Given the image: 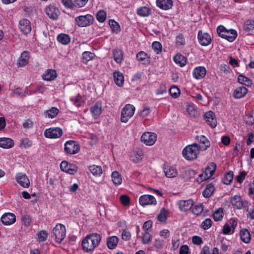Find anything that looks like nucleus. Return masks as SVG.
<instances>
[{
    "label": "nucleus",
    "instance_id": "40",
    "mask_svg": "<svg viewBox=\"0 0 254 254\" xmlns=\"http://www.w3.org/2000/svg\"><path fill=\"white\" fill-rule=\"evenodd\" d=\"M214 191V187L212 184H209L207 186L205 189L203 191V195L204 197L207 198L210 197Z\"/></svg>",
    "mask_w": 254,
    "mask_h": 254
},
{
    "label": "nucleus",
    "instance_id": "30",
    "mask_svg": "<svg viewBox=\"0 0 254 254\" xmlns=\"http://www.w3.org/2000/svg\"><path fill=\"white\" fill-rule=\"evenodd\" d=\"M114 78L115 83L119 86H122L124 82V76L121 72L116 71L114 72Z\"/></svg>",
    "mask_w": 254,
    "mask_h": 254
},
{
    "label": "nucleus",
    "instance_id": "34",
    "mask_svg": "<svg viewBox=\"0 0 254 254\" xmlns=\"http://www.w3.org/2000/svg\"><path fill=\"white\" fill-rule=\"evenodd\" d=\"M119 239L116 236H112L108 238L107 240V246L109 249L113 250L115 249L118 243Z\"/></svg>",
    "mask_w": 254,
    "mask_h": 254
},
{
    "label": "nucleus",
    "instance_id": "42",
    "mask_svg": "<svg viewBox=\"0 0 254 254\" xmlns=\"http://www.w3.org/2000/svg\"><path fill=\"white\" fill-rule=\"evenodd\" d=\"M58 41L63 45H66L70 42L69 37L65 34H60L57 37Z\"/></svg>",
    "mask_w": 254,
    "mask_h": 254
},
{
    "label": "nucleus",
    "instance_id": "12",
    "mask_svg": "<svg viewBox=\"0 0 254 254\" xmlns=\"http://www.w3.org/2000/svg\"><path fill=\"white\" fill-rule=\"evenodd\" d=\"M141 139L146 145H152L157 140V135L154 133L145 132L141 136Z\"/></svg>",
    "mask_w": 254,
    "mask_h": 254
},
{
    "label": "nucleus",
    "instance_id": "29",
    "mask_svg": "<svg viewBox=\"0 0 254 254\" xmlns=\"http://www.w3.org/2000/svg\"><path fill=\"white\" fill-rule=\"evenodd\" d=\"M57 76L56 71L53 69H48L43 74L42 77L44 80L51 81L54 80Z\"/></svg>",
    "mask_w": 254,
    "mask_h": 254
},
{
    "label": "nucleus",
    "instance_id": "25",
    "mask_svg": "<svg viewBox=\"0 0 254 254\" xmlns=\"http://www.w3.org/2000/svg\"><path fill=\"white\" fill-rule=\"evenodd\" d=\"M29 59V53L26 52H23L18 60L17 65L18 67H23L26 65Z\"/></svg>",
    "mask_w": 254,
    "mask_h": 254
},
{
    "label": "nucleus",
    "instance_id": "56",
    "mask_svg": "<svg viewBox=\"0 0 254 254\" xmlns=\"http://www.w3.org/2000/svg\"><path fill=\"white\" fill-rule=\"evenodd\" d=\"M170 93L171 96L174 98H177L180 94V90L176 86H172L170 89Z\"/></svg>",
    "mask_w": 254,
    "mask_h": 254
},
{
    "label": "nucleus",
    "instance_id": "36",
    "mask_svg": "<svg viewBox=\"0 0 254 254\" xmlns=\"http://www.w3.org/2000/svg\"><path fill=\"white\" fill-rule=\"evenodd\" d=\"M174 61L177 64H179L181 66H184L187 64L186 58L181 54H177L174 57Z\"/></svg>",
    "mask_w": 254,
    "mask_h": 254
},
{
    "label": "nucleus",
    "instance_id": "5",
    "mask_svg": "<svg viewBox=\"0 0 254 254\" xmlns=\"http://www.w3.org/2000/svg\"><path fill=\"white\" fill-rule=\"evenodd\" d=\"M135 107L131 104H127L122 109L121 120L122 122L127 123L134 115Z\"/></svg>",
    "mask_w": 254,
    "mask_h": 254
},
{
    "label": "nucleus",
    "instance_id": "26",
    "mask_svg": "<svg viewBox=\"0 0 254 254\" xmlns=\"http://www.w3.org/2000/svg\"><path fill=\"white\" fill-rule=\"evenodd\" d=\"M248 93V89L244 86H240L236 88L233 96L235 98L240 99L244 97Z\"/></svg>",
    "mask_w": 254,
    "mask_h": 254
},
{
    "label": "nucleus",
    "instance_id": "18",
    "mask_svg": "<svg viewBox=\"0 0 254 254\" xmlns=\"http://www.w3.org/2000/svg\"><path fill=\"white\" fill-rule=\"evenodd\" d=\"M198 39L200 44L202 46H207L211 41L210 36L207 33H202L199 31L198 34Z\"/></svg>",
    "mask_w": 254,
    "mask_h": 254
},
{
    "label": "nucleus",
    "instance_id": "9",
    "mask_svg": "<svg viewBox=\"0 0 254 254\" xmlns=\"http://www.w3.org/2000/svg\"><path fill=\"white\" fill-rule=\"evenodd\" d=\"M216 169V165L214 162L210 163L203 174L199 176L201 181L205 180L210 178L214 173Z\"/></svg>",
    "mask_w": 254,
    "mask_h": 254
},
{
    "label": "nucleus",
    "instance_id": "37",
    "mask_svg": "<svg viewBox=\"0 0 254 254\" xmlns=\"http://www.w3.org/2000/svg\"><path fill=\"white\" fill-rule=\"evenodd\" d=\"M89 169L91 173L95 176H100L103 173L102 167L95 165L89 167Z\"/></svg>",
    "mask_w": 254,
    "mask_h": 254
},
{
    "label": "nucleus",
    "instance_id": "62",
    "mask_svg": "<svg viewBox=\"0 0 254 254\" xmlns=\"http://www.w3.org/2000/svg\"><path fill=\"white\" fill-rule=\"evenodd\" d=\"M164 245V240L160 238L156 239L154 243V246L157 249H161Z\"/></svg>",
    "mask_w": 254,
    "mask_h": 254
},
{
    "label": "nucleus",
    "instance_id": "6",
    "mask_svg": "<svg viewBox=\"0 0 254 254\" xmlns=\"http://www.w3.org/2000/svg\"><path fill=\"white\" fill-rule=\"evenodd\" d=\"M80 150L79 144L73 140L66 141L64 144V151L67 154H75Z\"/></svg>",
    "mask_w": 254,
    "mask_h": 254
},
{
    "label": "nucleus",
    "instance_id": "39",
    "mask_svg": "<svg viewBox=\"0 0 254 254\" xmlns=\"http://www.w3.org/2000/svg\"><path fill=\"white\" fill-rule=\"evenodd\" d=\"M238 81L240 83L247 86H251L253 84L252 81L249 78L243 75L238 76Z\"/></svg>",
    "mask_w": 254,
    "mask_h": 254
},
{
    "label": "nucleus",
    "instance_id": "55",
    "mask_svg": "<svg viewBox=\"0 0 254 254\" xmlns=\"http://www.w3.org/2000/svg\"><path fill=\"white\" fill-rule=\"evenodd\" d=\"M234 232L233 228L230 226L228 223L225 224L223 228V233L225 235H229L233 234Z\"/></svg>",
    "mask_w": 254,
    "mask_h": 254
},
{
    "label": "nucleus",
    "instance_id": "24",
    "mask_svg": "<svg viewBox=\"0 0 254 254\" xmlns=\"http://www.w3.org/2000/svg\"><path fill=\"white\" fill-rule=\"evenodd\" d=\"M156 3L159 8L164 10H168L173 6L172 0H157Z\"/></svg>",
    "mask_w": 254,
    "mask_h": 254
},
{
    "label": "nucleus",
    "instance_id": "47",
    "mask_svg": "<svg viewBox=\"0 0 254 254\" xmlns=\"http://www.w3.org/2000/svg\"><path fill=\"white\" fill-rule=\"evenodd\" d=\"M107 15L105 11L100 10L96 13V18L100 22H103L106 19Z\"/></svg>",
    "mask_w": 254,
    "mask_h": 254
},
{
    "label": "nucleus",
    "instance_id": "19",
    "mask_svg": "<svg viewBox=\"0 0 254 254\" xmlns=\"http://www.w3.org/2000/svg\"><path fill=\"white\" fill-rule=\"evenodd\" d=\"M178 203L181 211H187L192 208L193 202L192 199H188L180 200Z\"/></svg>",
    "mask_w": 254,
    "mask_h": 254
},
{
    "label": "nucleus",
    "instance_id": "35",
    "mask_svg": "<svg viewBox=\"0 0 254 254\" xmlns=\"http://www.w3.org/2000/svg\"><path fill=\"white\" fill-rule=\"evenodd\" d=\"M143 154L141 150H136L133 151V154L131 156V160L135 162H140L143 158Z\"/></svg>",
    "mask_w": 254,
    "mask_h": 254
},
{
    "label": "nucleus",
    "instance_id": "23",
    "mask_svg": "<svg viewBox=\"0 0 254 254\" xmlns=\"http://www.w3.org/2000/svg\"><path fill=\"white\" fill-rule=\"evenodd\" d=\"M206 70L202 66L195 67L193 71V77L197 79L203 78L206 75Z\"/></svg>",
    "mask_w": 254,
    "mask_h": 254
},
{
    "label": "nucleus",
    "instance_id": "63",
    "mask_svg": "<svg viewBox=\"0 0 254 254\" xmlns=\"http://www.w3.org/2000/svg\"><path fill=\"white\" fill-rule=\"evenodd\" d=\"M250 204L248 203V207L245 208L246 211L248 212V217L251 219H254V209L250 208Z\"/></svg>",
    "mask_w": 254,
    "mask_h": 254
},
{
    "label": "nucleus",
    "instance_id": "21",
    "mask_svg": "<svg viewBox=\"0 0 254 254\" xmlns=\"http://www.w3.org/2000/svg\"><path fill=\"white\" fill-rule=\"evenodd\" d=\"M164 172L167 177L169 178H175L178 174L176 168L174 166H166L164 168Z\"/></svg>",
    "mask_w": 254,
    "mask_h": 254
},
{
    "label": "nucleus",
    "instance_id": "31",
    "mask_svg": "<svg viewBox=\"0 0 254 254\" xmlns=\"http://www.w3.org/2000/svg\"><path fill=\"white\" fill-rule=\"evenodd\" d=\"M137 60L143 64H148L150 58L144 52L141 51L136 55Z\"/></svg>",
    "mask_w": 254,
    "mask_h": 254
},
{
    "label": "nucleus",
    "instance_id": "33",
    "mask_svg": "<svg viewBox=\"0 0 254 254\" xmlns=\"http://www.w3.org/2000/svg\"><path fill=\"white\" fill-rule=\"evenodd\" d=\"M113 57L114 60L119 64H121L124 59L123 52L120 49L113 50Z\"/></svg>",
    "mask_w": 254,
    "mask_h": 254
},
{
    "label": "nucleus",
    "instance_id": "22",
    "mask_svg": "<svg viewBox=\"0 0 254 254\" xmlns=\"http://www.w3.org/2000/svg\"><path fill=\"white\" fill-rule=\"evenodd\" d=\"M14 145V141L10 138H0V147L9 149L12 148Z\"/></svg>",
    "mask_w": 254,
    "mask_h": 254
},
{
    "label": "nucleus",
    "instance_id": "17",
    "mask_svg": "<svg viewBox=\"0 0 254 254\" xmlns=\"http://www.w3.org/2000/svg\"><path fill=\"white\" fill-rule=\"evenodd\" d=\"M19 27L21 31L24 34H27L31 30L30 21L27 19H22L19 21Z\"/></svg>",
    "mask_w": 254,
    "mask_h": 254
},
{
    "label": "nucleus",
    "instance_id": "48",
    "mask_svg": "<svg viewBox=\"0 0 254 254\" xmlns=\"http://www.w3.org/2000/svg\"><path fill=\"white\" fill-rule=\"evenodd\" d=\"M72 101L74 105L77 107L82 106L84 103V99L79 95H77Z\"/></svg>",
    "mask_w": 254,
    "mask_h": 254
},
{
    "label": "nucleus",
    "instance_id": "16",
    "mask_svg": "<svg viewBox=\"0 0 254 254\" xmlns=\"http://www.w3.org/2000/svg\"><path fill=\"white\" fill-rule=\"evenodd\" d=\"M45 12L50 18L54 20L58 19L60 13L59 9L52 5L47 6L45 9Z\"/></svg>",
    "mask_w": 254,
    "mask_h": 254
},
{
    "label": "nucleus",
    "instance_id": "8",
    "mask_svg": "<svg viewBox=\"0 0 254 254\" xmlns=\"http://www.w3.org/2000/svg\"><path fill=\"white\" fill-rule=\"evenodd\" d=\"M231 203L234 208L241 209L248 207L249 202L243 201L240 196L236 195L231 198Z\"/></svg>",
    "mask_w": 254,
    "mask_h": 254
},
{
    "label": "nucleus",
    "instance_id": "13",
    "mask_svg": "<svg viewBox=\"0 0 254 254\" xmlns=\"http://www.w3.org/2000/svg\"><path fill=\"white\" fill-rule=\"evenodd\" d=\"M139 201L142 206L155 205L157 203L156 198L153 196L148 194L141 195L139 197Z\"/></svg>",
    "mask_w": 254,
    "mask_h": 254
},
{
    "label": "nucleus",
    "instance_id": "57",
    "mask_svg": "<svg viewBox=\"0 0 254 254\" xmlns=\"http://www.w3.org/2000/svg\"><path fill=\"white\" fill-rule=\"evenodd\" d=\"M212 226V221L210 219L207 218L204 221H203L201 223V227L204 230H207L210 228Z\"/></svg>",
    "mask_w": 254,
    "mask_h": 254
},
{
    "label": "nucleus",
    "instance_id": "32",
    "mask_svg": "<svg viewBox=\"0 0 254 254\" xmlns=\"http://www.w3.org/2000/svg\"><path fill=\"white\" fill-rule=\"evenodd\" d=\"M240 235L241 240L248 244L251 240V234L250 232L247 229H243L240 232Z\"/></svg>",
    "mask_w": 254,
    "mask_h": 254
},
{
    "label": "nucleus",
    "instance_id": "53",
    "mask_svg": "<svg viewBox=\"0 0 254 254\" xmlns=\"http://www.w3.org/2000/svg\"><path fill=\"white\" fill-rule=\"evenodd\" d=\"M195 174L196 173L193 170L191 169H188L184 171L183 176L184 177L186 178V179H190L193 178Z\"/></svg>",
    "mask_w": 254,
    "mask_h": 254
},
{
    "label": "nucleus",
    "instance_id": "50",
    "mask_svg": "<svg viewBox=\"0 0 254 254\" xmlns=\"http://www.w3.org/2000/svg\"><path fill=\"white\" fill-rule=\"evenodd\" d=\"M151 240V236L148 231H145L142 234L141 237L142 243L143 244H148Z\"/></svg>",
    "mask_w": 254,
    "mask_h": 254
},
{
    "label": "nucleus",
    "instance_id": "4",
    "mask_svg": "<svg viewBox=\"0 0 254 254\" xmlns=\"http://www.w3.org/2000/svg\"><path fill=\"white\" fill-rule=\"evenodd\" d=\"M66 235L65 226L61 224H58L53 230V236L57 243H61Z\"/></svg>",
    "mask_w": 254,
    "mask_h": 254
},
{
    "label": "nucleus",
    "instance_id": "7",
    "mask_svg": "<svg viewBox=\"0 0 254 254\" xmlns=\"http://www.w3.org/2000/svg\"><path fill=\"white\" fill-rule=\"evenodd\" d=\"M93 21V17L90 14L81 15L76 17L75 21L80 27H86L91 24Z\"/></svg>",
    "mask_w": 254,
    "mask_h": 254
},
{
    "label": "nucleus",
    "instance_id": "38",
    "mask_svg": "<svg viewBox=\"0 0 254 254\" xmlns=\"http://www.w3.org/2000/svg\"><path fill=\"white\" fill-rule=\"evenodd\" d=\"M112 179L113 183L117 186L121 185L122 182V176L117 171H114L112 173Z\"/></svg>",
    "mask_w": 254,
    "mask_h": 254
},
{
    "label": "nucleus",
    "instance_id": "61",
    "mask_svg": "<svg viewBox=\"0 0 254 254\" xmlns=\"http://www.w3.org/2000/svg\"><path fill=\"white\" fill-rule=\"evenodd\" d=\"M109 24L113 31H118L120 28L119 25L114 20H110L109 21Z\"/></svg>",
    "mask_w": 254,
    "mask_h": 254
},
{
    "label": "nucleus",
    "instance_id": "46",
    "mask_svg": "<svg viewBox=\"0 0 254 254\" xmlns=\"http://www.w3.org/2000/svg\"><path fill=\"white\" fill-rule=\"evenodd\" d=\"M38 241L39 242H44L47 240V238L49 235L47 232L44 230L39 232L37 234Z\"/></svg>",
    "mask_w": 254,
    "mask_h": 254
},
{
    "label": "nucleus",
    "instance_id": "60",
    "mask_svg": "<svg viewBox=\"0 0 254 254\" xmlns=\"http://www.w3.org/2000/svg\"><path fill=\"white\" fill-rule=\"evenodd\" d=\"M120 199L122 204L124 206H127L129 204L130 199L127 195H122Z\"/></svg>",
    "mask_w": 254,
    "mask_h": 254
},
{
    "label": "nucleus",
    "instance_id": "54",
    "mask_svg": "<svg viewBox=\"0 0 254 254\" xmlns=\"http://www.w3.org/2000/svg\"><path fill=\"white\" fill-rule=\"evenodd\" d=\"M203 210V206L202 204H198L192 208V212L196 215H198L201 213Z\"/></svg>",
    "mask_w": 254,
    "mask_h": 254
},
{
    "label": "nucleus",
    "instance_id": "59",
    "mask_svg": "<svg viewBox=\"0 0 254 254\" xmlns=\"http://www.w3.org/2000/svg\"><path fill=\"white\" fill-rule=\"evenodd\" d=\"M244 27L246 30L250 31L254 28V20H248L245 23Z\"/></svg>",
    "mask_w": 254,
    "mask_h": 254
},
{
    "label": "nucleus",
    "instance_id": "11",
    "mask_svg": "<svg viewBox=\"0 0 254 254\" xmlns=\"http://www.w3.org/2000/svg\"><path fill=\"white\" fill-rule=\"evenodd\" d=\"M60 167L63 171L72 175L75 174L78 171V167L75 165L65 161L61 163Z\"/></svg>",
    "mask_w": 254,
    "mask_h": 254
},
{
    "label": "nucleus",
    "instance_id": "43",
    "mask_svg": "<svg viewBox=\"0 0 254 254\" xmlns=\"http://www.w3.org/2000/svg\"><path fill=\"white\" fill-rule=\"evenodd\" d=\"M168 215V210L164 208H162L160 213L158 214L157 216L158 221H159L161 222H164L167 219Z\"/></svg>",
    "mask_w": 254,
    "mask_h": 254
},
{
    "label": "nucleus",
    "instance_id": "3",
    "mask_svg": "<svg viewBox=\"0 0 254 254\" xmlns=\"http://www.w3.org/2000/svg\"><path fill=\"white\" fill-rule=\"evenodd\" d=\"M217 32L219 36L227 39L229 42L234 41L237 36V33L233 29L227 30L223 26L218 27Z\"/></svg>",
    "mask_w": 254,
    "mask_h": 254
},
{
    "label": "nucleus",
    "instance_id": "44",
    "mask_svg": "<svg viewBox=\"0 0 254 254\" xmlns=\"http://www.w3.org/2000/svg\"><path fill=\"white\" fill-rule=\"evenodd\" d=\"M137 13L141 16H147L150 13V10L147 7L143 6L137 9Z\"/></svg>",
    "mask_w": 254,
    "mask_h": 254
},
{
    "label": "nucleus",
    "instance_id": "49",
    "mask_svg": "<svg viewBox=\"0 0 254 254\" xmlns=\"http://www.w3.org/2000/svg\"><path fill=\"white\" fill-rule=\"evenodd\" d=\"M95 57V55L90 52H84L82 54V59L83 62H87L92 60Z\"/></svg>",
    "mask_w": 254,
    "mask_h": 254
},
{
    "label": "nucleus",
    "instance_id": "64",
    "mask_svg": "<svg viewBox=\"0 0 254 254\" xmlns=\"http://www.w3.org/2000/svg\"><path fill=\"white\" fill-rule=\"evenodd\" d=\"M246 123L249 125H252L254 124V115L253 114H249L247 118Z\"/></svg>",
    "mask_w": 254,
    "mask_h": 254
},
{
    "label": "nucleus",
    "instance_id": "28",
    "mask_svg": "<svg viewBox=\"0 0 254 254\" xmlns=\"http://www.w3.org/2000/svg\"><path fill=\"white\" fill-rule=\"evenodd\" d=\"M90 111L92 116L94 118L98 117L102 113V104L101 102H97L94 106H93L91 109Z\"/></svg>",
    "mask_w": 254,
    "mask_h": 254
},
{
    "label": "nucleus",
    "instance_id": "52",
    "mask_svg": "<svg viewBox=\"0 0 254 254\" xmlns=\"http://www.w3.org/2000/svg\"><path fill=\"white\" fill-rule=\"evenodd\" d=\"M233 179V172L229 171L228 172L223 179V182L226 185H229Z\"/></svg>",
    "mask_w": 254,
    "mask_h": 254
},
{
    "label": "nucleus",
    "instance_id": "20",
    "mask_svg": "<svg viewBox=\"0 0 254 254\" xmlns=\"http://www.w3.org/2000/svg\"><path fill=\"white\" fill-rule=\"evenodd\" d=\"M205 121L212 128L217 125V121L215 118L214 114L212 111L206 112L204 115Z\"/></svg>",
    "mask_w": 254,
    "mask_h": 254
},
{
    "label": "nucleus",
    "instance_id": "10",
    "mask_svg": "<svg viewBox=\"0 0 254 254\" xmlns=\"http://www.w3.org/2000/svg\"><path fill=\"white\" fill-rule=\"evenodd\" d=\"M63 133V130L59 127L50 128L45 130L44 135L47 138H57L61 137Z\"/></svg>",
    "mask_w": 254,
    "mask_h": 254
},
{
    "label": "nucleus",
    "instance_id": "27",
    "mask_svg": "<svg viewBox=\"0 0 254 254\" xmlns=\"http://www.w3.org/2000/svg\"><path fill=\"white\" fill-rule=\"evenodd\" d=\"M197 139L201 144V145H198V146L201 147V150H205L210 147V143L205 136L203 135L198 136Z\"/></svg>",
    "mask_w": 254,
    "mask_h": 254
},
{
    "label": "nucleus",
    "instance_id": "41",
    "mask_svg": "<svg viewBox=\"0 0 254 254\" xmlns=\"http://www.w3.org/2000/svg\"><path fill=\"white\" fill-rule=\"evenodd\" d=\"M59 113V110L55 107H52L47 110L45 113V117L49 118H54L57 116Z\"/></svg>",
    "mask_w": 254,
    "mask_h": 254
},
{
    "label": "nucleus",
    "instance_id": "58",
    "mask_svg": "<svg viewBox=\"0 0 254 254\" xmlns=\"http://www.w3.org/2000/svg\"><path fill=\"white\" fill-rule=\"evenodd\" d=\"M152 47L157 54L162 51L161 44L158 42H154L152 44Z\"/></svg>",
    "mask_w": 254,
    "mask_h": 254
},
{
    "label": "nucleus",
    "instance_id": "45",
    "mask_svg": "<svg viewBox=\"0 0 254 254\" xmlns=\"http://www.w3.org/2000/svg\"><path fill=\"white\" fill-rule=\"evenodd\" d=\"M32 145V141L27 138L21 139L19 144L20 147L27 148L31 147Z\"/></svg>",
    "mask_w": 254,
    "mask_h": 254
},
{
    "label": "nucleus",
    "instance_id": "51",
    "mask_svg": "<svg viewBox=\"0 0 254 254\" xmlns=\"http://www.w3.org/2000/svg\"><path fill=\"white\" fill-rule=\"evenodd\" d=\"M213 218L216 221L221 220L223 218V210L219 208L216 210L213 214Z\"/></svg>",
    "mask_w": 254,
    "mask_h": 254
},
{
    "label": "nucleus",
    "instance_id": "14",
    "mask_svg": "<svg viewBox=\"0 0 254 254\" xmlns=\"http://www.w3.org/2000/svg\"><path fill=\"white\" fill-rule=\"evenodd\" d=\"M17 182L22 187L28 188L30 186V181L27 176L23 173H18L16 175Z\"/></svg>",
    "mask_w": 254,
    "mask_h": 254
},
{
    "label": "nucleus",
    "instance_id": "1",
    "mask_svg": "<svg viewBox=\"0 0 254 254\" xmlns=\"http://www.w3.org/2000/svg\"><path fill=\"white\" fill-rule=\"evenodd\" d=\"M101 240V236L98 233H92L87 235L82 241V245L85 252L92 251L97 247Z\"/></svg>",
    "mask_w": 254,
    "mask_h": 254
},
{
    "label": "nucleus",
    "instance_id": "15",
    "mask_svg": "<svg viewBox=\"0 0 254 254\" xmlns=\"http://www.w3.org/2000/svg\"><path fill=\"white\" fill-rule=\"evenodd\" d=\"M16 221L15 215L12 213H5L1 217V221L5 225H10Z\"/></svg>",
    "mask_w": 254,
    "mask_h": 254
},
{
    "label": "nucleus",
    "instance_id": "2",
    "mask_svg": "<svg viewBox=\"0 0 254 254\" xmlns=\"http://www.w3.org/2000/svg\"><path fill=\"white\" fill-rule=\"evenodd\" d=\"M201 147L197 143H193L185 147L182 152L184 157L189 161L196 159Z\"/></svg>",
    "mask_w": 254,
    "mask_h": 254
}]
</instances>
